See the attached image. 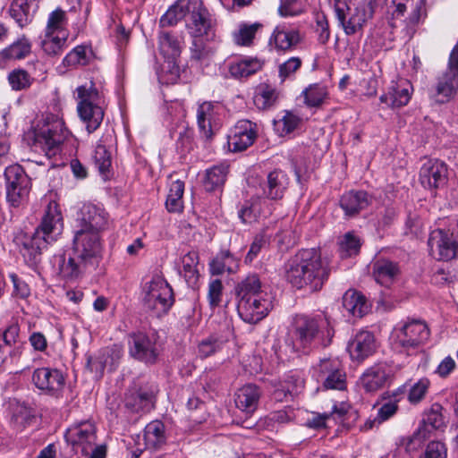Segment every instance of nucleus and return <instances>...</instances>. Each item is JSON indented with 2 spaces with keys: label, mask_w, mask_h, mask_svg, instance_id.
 <instances>
[{
  "label": "nucleus",
  "mask_w": 458,
  "mask_h": 458,
  "mask_svg": "<svg viewBox=\"0 0 458 458\" xmlns=\"http://www.w3.org/2000/svg\"><path fill=\"white\" fill-rule=\"evenodd\" d=\"M330 273L329 262L315 248L299 250L285 265L286 280L293 287L310 293L320 291Z\"/></svg>",
  "instance_id": "f257e3e1"
},
{
  "label": "nucleus",
  "mask_w": 458,
  "mask_h": 458,
  "mask_svg": "<svg viewBox=\"0 0 458 458\" xmlns=\"http://www.w3.org/2000/svg\"><path fill=\"white\" fill-rule=\"evenodd\" d=\"M334 329L328 318L317 315H297L292 330L293 348L296 352L310 353L313 349L331 344Z\"/></svg>",
  "instance_id": "f03ea898"
},
{
  "label": "nucleus",
  "mask_w": 458,
  "mask_h": 458,
  "mask_svg": "<svg viewBox=\"0 0 458 458\" xmlns=\"http://www.w3.org/2000/svg\"><path fill=\"white\" fill-rule=\"evenodd\" d=\"M66 441L76 452L86 458H106V445H97V428L90 421H82L71 427L65 434Z\"/></svg>",
  "instance_id": "7ed1b4c3"
},
{
  "label": "nucleus",
  "mask_w": 458,
  "mask_h": 458,
  "mask_svg": "<svg viewBox=\"0 0 458 458\" xmlns=\"http://www.w3.org/2000/svg\"><path fill=\"white\" fill-rule=\"evenodd\" d=\"M66 138V130L63 119L55 114H48L44 118L43 125L35 131L33 146L39 148L46 156H55Z\"/></svg>",
  "instance_id": "20e7f679"
},
{
  "label": "nucleus",
  "mask_w": 458,
  "mask_h": 458,
  "mask_svg": "<svg viewBox=\"0 0 458 458\" xmlns=\"http://www.w3.org/2000/svg\"><path fill=\"white\" fill-rule=\"evenodd\" d=\"M143 304L153 316L165 315L174 302L173 290L160 276H155L144 287Z\"/></svg>",
  "instance_id": "39448f33"
},
{
  "label": "nucleus",
  "mask_w": 458,
  "mask_h": 458,
  "mask_svg": "<svg viewBox=\"0 0 458 458\" xmlns=\"http://www.w3.org/2000/svg\"><path fill=\"white\" fill-rule=\"evenodd\" d=\"M428 337V326L423 321L412 319L394 329L391 344L394 351L409 353L411 350L423 344Z\"/></svg>",
  "instance_id": "423d86ee"
},
{
  "label": "nucleus",
  "mask_w": 458,
  "mask_h": 458,
  "mask_svg": "<svg viewBox=\"0 0 458 458\" xmlns=\"http://www.w3.org/2000/svg\"><path fill=\"white\" fill-rule=\"evenodd\" d=\"M72 252L82 262L96 267L101 259L103 249L101 233L72 229Z\"/></svg>",
  "instance_id": "0eeeda50"
},
{
  "label": "nucleus",
  "mask_w": 458,
  "mask_h": 458,
  "mask_svg": "<svg viewBox=\"0 0 458 458\" xmlns=\"http://www.w3.org/2000/svg\"><path fill=\"white\" fill-rule=\"evenodd\" d=\"M6 200L10 206L19 208L25 205L31 190V179L20 165H9L4 170Z\"/></svg>",
  "instance_id": "6e6552de"
},
{
  "label": "nucleus",
  "mask_w": 458,
  "mask_h": 458,
  "mask_svg": "<svg viewBox=\"0 0 458 458\" xmlns=\"http://www.w3.org/2000/svg\"><path fill=\"white\" fill-rule=\"evenodd\" d=\"M80 102L77 110L81 119L86 123L89 133L96 131L101 124L104 117L102 108L94 104L98 98V91L90 82V86H80L76 89Z\"/></svg>",
  "instance_id": "1a4fd4ad"
},
{
  "label": "nucleus",
  "mask_w": 458,
  "mask_h": 458,
  "mask_svg": "<svg viewBox=\"0 0 458 458\" xmlns=\"http://www.w3.org/2000/svg\"><path fill=\"white\" fill-rule=\"evenodd\" d=\"M458 231L433 230L429 233L428 246L429 254L437 260L448 261L458 256Z\"/></svg>",
  "instance_id": "9d476101"
},
{
  "label": "nucleus",
  "mask_w": 458,
  "mask_h": 458,
  "mask_svg": "<svg viewBox=\"0 0 458 458\" xmlns=\"http://www.w3.org/2000/svg\"><path fill=\"white\" fill-rule=\"evenodd\" d=\"M250 184L256 189V194L259 197L277 200L284 197L288 188L289 178L284 171L275 169L264 179L253 178Z\"/></svg>",
  "instance_id": "9b49d317"
},
{
  "label": "nucleus",
  "mask_w": 458,
  "mask_h": 458,
  "mask_svg": "<svg viewBox=\"0 0 458 458\" xmlns=\"http://www.w3.org/2000/svg\"><path fill=\"white\" fill-rule=\"evenodd\" d=\"M186 28L191 38H214L211 14L204 6L202 1L192 0L186 20Z\"/></svg>",
  "instance_id": "f8f14e48"
},
{
  "label": "nucleus",
  "mask_w": 458,
  "mask_h": 458,
  "mask_svg": "<svg viewBox=\"0 0 458 458\" xmlns=\"http://www.w3.org/2000/svg\"><path fill=\"white\" fill-rule=\"evenodd\" d=\"M108 214L93 203H84L76 213L73 229L102 233L107 228Z\"/></svg>",
  "instance_id": "ddd939ff"
},
{
  "label": "nucleus",
  "mask_w": 458,
  "mask_h": 458,
  "mask_svg": "<svg viewBox=\"0 0 458 458\" xmlns=\"http://www.w3.org/2000/svg\"><path fill=\"white\" fill-rule=\"evenodd\" d=\"M130 355L145 363L154 364L159 355L157 339L154 335L144 332H134L128 336Z\"/></svg>",
  "instance_id": "4468645a"
},
{
  "label": "nucleus",
  "mask_w": 458,
  "mask_h": 458,
  "mask_svg": "<svg viewBox=\"0 0 458 458\" xmlns=\"http://www.w3.org/2000/svg\"><path fill=\"white\" fill-rule=\"evenodd\" d=\"M157 391L152 384L134 383L125 394V407L131 412H148L154 408Z\"/></svg>",
  "instance_id": "2eb2a0df"
},
{
  "label": "nucleus",
  "mask_w": 458,
  "mask_h": 458,
  "mask_svg": "<svg viewBox=\"0 0 458 458\" xmlns=\"http://www.w3.org/2000/svg\"><path fill=\"white\" fill-rule=\"evenodd\" d=\"M419 180L428 190L444 187L448 182L447 165L439 159H428L420 167Z\"/></svg>",
  "instance_id": "dca6fc26"
},
{
  "label": "nucleus",
  "mask_w": 458,
  "mask_h": 458,
  "mask_svg": "<svg viewBox=\"0 0 458 458\" xmlns=\"http://www.w3.org/2000/svg\"><path fill=\"white\" fill-rule=\"evenodd\" d=\"M272 302L267 295L238 300L237 311L240 318L250 324L262 320L272 310Z\"/></svg>",
  "instance_id": "f3484780"
},
{
  "label": "nucleus",
  "mask_w": 458,
  "mask_h": 458,
  "mask_svg": "<svg viewBox=\"0 0 458 458\" xmlns=\"http://www.w3.org/2000/svg\"><path fill=\"white\" fill-rule=\"evenodd\" d=\"M257 124L250 120H241L228 135V147L231 151L241 152L251 146L257 138Z\"/></svg>",
  "instance_id": "a211bd4d"
},
{
  "label": "nucleus",
  "mask_w": 458,
  "mask_h": 458,
  "mask_svg": "<svg viewBox=\"0 0 458 458\" xmlns=\"http://www.w3.org/2000/svg\"><path fill=\"white\" fill-rule=\"evenodd\" d=\"M32 382L39 390L54 395L63 389L65 381L60 370L39 368L34 370Z\"/></svg>",
  "instance_id": "6ab92c4d"
},
{
  "label": "nucleus",
  "mask_w": 458,
  "mask_h": 458,
  "mask_svg": "<svg viewBox=\"0 0 458 458\" xmlns=\"http://www.w3.org/2000/svg\"><path fill=\"white\" fill-rule=\"evenodd\" d=\"M318 380H322L327 389L344 390L346 386L345 373L337 360H323L318 367Z\"/></svg>",
  "instance_id": "aec40b11"
},
{
  "label": "nucleus",
  "mask_w": 458,
  "mask_h": 458,
  "mask_svg": "<svg viewBox=\"0 0 458 458\" xmlns=\"http://www.w3.org/2000/svg\"><path fill=\"white\" fill-rule=\"evenodd\" d=\"M458 88V76L454 72L447 70L440 75L436 85L429 89V97L438 104L449 102L456 94Z\"/></svg>",
  "instance_id": "412c9836"
},
{
  "label": "nucleus",
  "mask_w": 458,
  "mask_h": 458,
  "mask_svg": "<svg viewBox=\"0 0 458 458\" xmlns=\"http://www.w3.org/2000/svg\"><path fill=\"white\" fill-rule=\"evenodd\" d=\"M63 216L55 201H50L42 217L40 225L36 229L41 231L42 234L51 242L55 241L63 230Z\"/></svg>",
  "instance_id": "4be33fe9"
},
{
  "label": "nucleus",
  "mask_w": 458,
  "mask_h": 458,
  "mask_svg": "<svg viewBox=\"0 0 458 458\" xmlns=\"http://www.w3.org/2000/svg\"><path fill=\"white\" fill-rule=\"evenodd\" d=\"M336 16L347 35H353L361 30L369 20L364 9L361 6L353 8L346 6L345 9L337 7Z\"/></svg>",
  "instance_id": "5701e85b"
},
{
  "label": "nucleus",
  "mask_w": 458,
  "mask_h": 458,
  "mask_svg": "<svg viewBox=\"0 0 458 458\" xmlns=\"http://www.w3.org/2000/svg\"><path fill=\"white\" fill-rule=\"evenodd\" d=\"M377 349L376 340L372 333L360 331L348 344V352L352 360L363 361L371 356Z\"/></svg>",
  "instance_id": "b1692460"
},
{
  "label": "nucleus",
  "mask_w": 458,
  "mask_h": 458,
  "mask_svg": "<svg viewBox=\"0 0 458 458\" xmlns=\"http://www.w3.org/2000/svg\"><path fill=\"white\" fill-rule=\"evenodd\" d=\"M372 203V197L364 191H349L339 200V205L346 217L359 215Z\"/></svg>",
  "instance_id": "393cba45"
},
{
  "label": "nucleus",
  "mask_w": 458,
  "mask_h": 458,
  "mask_svg": "<svg viewBox=\"0 0 458 458\" xmlns=\"http://www.w3.org/2000/svg\"><path fill=\"white\" fill-rule=\"evenodd\" d=\"M301 40L299 30L278 25L270 37L269 45L277 51L286 52L293 50Z\"/></svg>",
  "instance_id": "a878e982"
},
{
  "label": "nucleus",
  "mask_w": 458,
  "mask_h": 458,
  "mask_svg": "<svg viewBox=\"0 0 458 458\" xmlns=\"http://www.w3.org/2000/svg\"><path fill=\"white\" fill-rule=\"evenodd\" d=\"M182 39L174 33L162 31L158 37L159 50L168 61V66L178 71L175 65L176 59L182 53Z\"/></svg>",
  "instance_id": "bb28decb"
},
{
  "label": "nucleus",
  "mask_w": 458,
  "mask_h": 458,
  "mask_svg": "<svg viewBox=\"0 0 458 458\" xmlns=\"http://www.w3.org/2000/svg\"><path fill=\"white\" fill-rule=\"evenodd\" d=\"M411 85L407 81L392 83L387 92L380 97V101L392 108L403 106L411 98Z\"/></svg>",
  "instance_id": "cd10ccee"
},
{
  "label": "nucleus",
  "mask_w": 458,
  "mask_h": 458,
  "mask_svg": "<svg viewBox=\"0 0 458 458\" xmlns=\"http://www.w3.org/2000/svg\"><path fill=\"white\" fill-rule=\"evenodd\" d=\"M261 391L254 384H247L235 393V404L238 409L246 414H252L258 408Z\"/></svg>",
  "instance_id": "c85d7f7f"
},
{
  "label": "nucleus",
  "mask_w": 458,
  "mask_h": 458,
  "mask_svg": "<svg viewBox=\"0 0 458 458\" xmlns=\"http://www.w3.org/2000/svg\"><path fill=\"white\" fill-rule=\"evenodd\" d=\"M273 398L276 402L287 401L289 397L297 394L304 386V380L296 373L287 375L283 381L272 383Z\"/></svg>",
  "instance_id": "c756f323"
},
{
  "label": "nucleus",
  "mask_w": 458,
  "mask_h": 458,
  "mask_svg": "<svg viewBox=\"0 0 458 458\" xmlns=\"http://www.w3.org/2000/svg\"><path fill=\"white\" fill-rule=\"evenodd\" d=\"M51 241L42 234L41 231H37L31 235H25L21 242V252L29 261L36 263L42 250L47 248Z\"/></svg>",
  "instance_id": "7c9ffc66"
},
{
  "label": "nucleus",
  "mask_w": 458,
  "mask_h": 458,
  "mask_svg": "<svg viewBox=\"0 0 458 458\" xmlns=\"http://www.w3.org/2000/svg\"><path fill=\"white\" fill-rule=\"evenodd\" d=\"M389 374L386 365L377 364L369 368L360 377V384L367 392H376L382 388Z\"/></svg>",
  "instance_id": "2f4dec72"
},
{
  "label": "nucleus",
  "mask_w": 458,
  "mask_h": 458,
  "mask_svg": "<svg viewBox=\"0 0 458 458\" xmlns=\"http://www.w3.org/2000/svg\"><path fill=\"white\" fill-rule=\"evenodd\" d=\"M214 38L198 37L192 38L190 47L191 59L198 64H208L216 52V47L213 43Z\"/></svg>",
  "instance_id": "473e14b6"
},
{
  "label": "nucleus",
  "mask_w": 458,
  "mask_h": 458,
  "mask_svg": "<svg viewBox=\"0 0 458 458\" xmlns=\"http://www.w3.org/2000/svg\"><path fill=\"white\" fill-rule=\"evenodd\" d=\"M38 8L37 0H13L10 14L21 27H23L31 21Z\"/></svg>",
  "instance_id": "72a5a7b5"
},
{
  "label": "nucleus",
  "mask_w": 458,
  "mask_h": 458,
  "mask_svg": "<svg viewBox=\"0 0 458 458\" xmlns=\"http://www.w3.org/2000/svg\"><path fill=\"white\" fill-rule=\"evenodd\" d=\"M92 267L87 262H82L76 257V254H70L67 258L65 255L59 259V273L68 280H73L81 276L87 268Z\"/></svg>",
  "instance_id": "f704fd0d"
},
{
  "label": "nucleus",
  "mask_w": 458,
  "mask_h": 458,
  "mask_svg": "<svg viewBox=\"0 0 458 458\" xmlns=\"http://www.w3.org/2000/svg\"><path fill=\"white\" fill-rule=\"evenodd\" d=\"M31 52V43L24 36L0 51V66L10 61L26 58Z\"/></svg>",
  "instance_id": "c9c22d12"
},
{
  "label": "nucleus",
  "mask_w": 458,
  "mask_h": 458,
  "mask_svg": "<svg viewBox=\"0 0 458 458\" xmlns=\"http://www.w3.org/2000/svg\"><path fill=\"white\" fill-rule=\"evenodd\" d=\"M343 306L353 317L361 318L369 310V304L363 294L348 290L343 296Z\"/></svg>",
  "instance_id": "e433bc0d"
},
{
  "label": "nucleus",
  "mask_w": 458,
  "mask_h": 458,
  "mask_svg": "<svg viewBox=\"0 0 458 458\" xmlns=\"http://www.w3.org/2000/svg\"><path fill=\"white\" fill-rule=\"evenodd\" d=\"M165 427L160 420H153L144 429V441L148 448L160 449L166 443Z\"/></svg>",
  "instance_id": "4c0bfd02"
},
{
  "label": "nucleus",
  "mask_w": 458,
  "mask_h": 458,
  "mask_svg": "<svg viewBox=\"0 0 458 458\" xmlns=\"http://www.w3.org/2000/svg\"><path fill=\"white\" fill-rule=\"evenodd\" d=\"M398 274V265L393 261L378 259L373 264V276L381 285L389 286Z\"/></svg>",
  "instance_id": "58836bf2"
},
{
  "label": "nucleus",
  "mask_w": 458,
  "mask_h": 458,
  "mask_svg": "<svg viewBox=\"0 0 458 458\" xmlns=\"http://www.w3.org/2000/svg\"><path fill=\"white\" fill-rule=\"evenodd\" d=\"M235 291L238 300L267 295V293L261 289L260 280L256 274L249 275L240 282Z\"/></svg>",
  "instance_id": "ea45409f"
},
{
  "label": "nucleus",
  "mask_w": 458,
  "mask_h": 458,
  "mask_svg": "<svg viewBox=\"0 0 458 458\" xmlns=\"http://www.w3.org/2000/svg\"><path fill=\"white\" fill-rule=\"evenodd\" d=\"M191 4L192 0H178L161 17L159 21L160 26H174L182 19L187 18Z\"/></svg>",
  "instance_id": "a19ab883"
},
{
  "label": "nucleus",
  "mask_w": 458,
  "mask_h": 458,
  "mask_svg": "<svg viewBox=\"0 0 458 458\" xmlns=\"http://www.w3.org/2000/svg\"><path fill=\"white\" fill-rule=\"evenodd\" d=\"M237 267V260L229 250L220 251L209 264L212 275H221L225 272L233 273Z\"/></svg>",
  "instance_id": "79ce46f5"
},
{
  "label": "nucleus",
  "mask_w": 458,
  "mask_h": 458,
  "mask_svg": "<svg viewBox=\"0 0 458 458\" xmlns=\"http://www.w3.org/2000/svg\"><path fill=\"white\" fill-rule=\"evenodd\" d=\"M262 67V63L259 59H242L232 63L229 67L230 74L236 79L247 78Z\"/></svg>",
  "instance_id": "37998d69"
},
{
  "label": "nucleus",
  "mask_w": 458,
  "mask_h": 458,
  "mask_svg": "<svg viewBox=\"0 0 458 458\" xmlns=\"http://www.w3.org/2000/svg\"><path fill=\"white\" fill-rule=\"evenodd\" d=\"M228 169V165L221 164L214 165L210 169L207 170L206 179L204 182L206 191H213L222 187L225 182Z\"/></svg>",
  "instance_id": "c03bdc74"
},
{
  "label": "nucleus",
  "mask_w": 458,
  "mask_h": 458,
  "mask_svg": "<svg viewBox=\"0 0 458 458\" xmlns=\"http://www.w3.org/2000/svg\"><path fill=\"white\" fill-rule=\"evenodd\" d=\"M213 108L214 106L211 102H204L199 106L197 111V122L199 133L206 140L211 139L213 135L210 123L213 115Z\"/></svg>",
  "instance_id": "a18cd8bd"
},
{
  "label": "nucleus",
  "mask_w": 458,
  "mask_h": 458,
  "mask_svg": "<svg viewBox=\"0 0 458 458\" xmlns=\"http://www.w3.org/2000/svg\"><path fill=\"white\" fill-rule=\"evenodd\" d=\"M199 264V254L197 251H189L182 258V273L189 284H195L199 278L197 266Z\"/></svg>",
  "instance_id": "49530a36"
},
{
  "label": "nucleus",
  "mask_w": 458,
  "mask_h": 458,
  "mask_svg": "<svg viewBox=\"0 0 458 458\" xmlns=\"http://www.w3.org/2000/svg\"><path fill=\"white\" fill-rule=\"evenodd\" d=\"M68 18L65 11L56 8L49 13L45 32L64 35L67 33Z\"/></svg>",
  "instance_id": "de8ad7c7"
},
{
  "label": "nucleus",
  "mask_w": 458,
  "mask_h": 458,
  "mask_svg": "<svg viewBox=\"0 0 458 458\" xmlns=\"http://www.w3.org/2000/svg\"><path fill=\"white\" fill-rule=\"evenodd\" d=\"M68 33L64 35L51 34L45 32L44 38L41 42L43 51L48 55H60L65 46Z\"/></svg>",
  "instance_id": "09e8293b"
},
{
  "label": "nucleus",
  "mask_w": 458,
  "mask_h": 458,
  "mask_svg": "<svg viewBox=\"0 0 458 458\" xmlns=\"http://www.w3.org/2000/svg\"><path fill=\"white\" fill-rule=\"evenodd\" d=\"M184 192V182L176 180L170 185L169 193L165 201L169 212H180L182 210V196Z\"/></svg>",
  "instance_id": "8fccbe9b"
},
{
  "label": "nucleus",
  "mask_w": 458,
  "mask_h": 458,
  "mask_svg": "<svg viewBox=\"0 0 458 458\" xmlns=\"http://www.w3.org/2000/svg\"><path fill=\"white\" fill-rule=\"evenodd\" d=\"M92 52L85 46H78L64 58L63 64L67 67L84 66L89 63Z\"/></svg>",
  "instance_id": "3c124183"
},
{
  "label": "nucleus",
  "mask_w": 458,
  "mask_h": 458,
  "mask_svg": "<svg viewBox=\"0 0 458 458\" xmlns=\"http://www.w3.org/2000/svg\"><path fill=\"white\" fill-rule=\"evenodd\" d=\"M302 95L306 106L310 107H318L327 98L328 93L326 87L319 84H313L306 88L302 91Z\"/></svg>",
  "instance_id": "603ef678"
},
{
  "label": "nucleus",
  "mask_w": 458,
  "mask_h": 458,
  "mask_svg": "<svg viewBox=\"0 0 458 458\" xmlns=\"http://www.w3.org/2000/svg\"><path fill=\"white\" fill-rule=\"evenodd\" d=\"M261 26L259 22L241 25L239 30L233 34L234 42L240 46H250L258 30Z\"/></svg>",
  "instance_id": "864d4df0"
},
{
  "label": "nucleus",
  "mask_w": 458,
  "mask_h": 458,
  "mask_svg": "<svg viewBox=\"0 0 458 458\" xmlns=\"http://www.w3.org/2000/svg\"><path fill=\"white\" fill-rule=\"evenodd\" d=\"M301 118L292 112L286 111L284 116L275 121L276 130L281 136L293 132L300 124Z\"/></svg>",
  "instance_id": "5fc2aeb1"
},
{
  "label": "nucleus",
  "mask_w": 458,
  "mask_h": 458,
  "mask_svg": "<svg viewBox=\"0 0 458 458\" xmlns=\"http://www.w3.org/2000/svg\"><path fill=\"white\" fill-rule=\"evenodd\" d=\"M8 81L13 89L22 90L30 86L32 78L27 71L16 69L9 73Z\"/></svg>",
  "instance_id": "6e6d98bb"
},
{
  "label": "nucleus",
  "mask_w": 458,
  "mask_h": 458,
  "mask_svg": "<svg viewBox=\"0 0 458 458\" xmlns=\"http://www.w3.org/2000/svg\"><path fill=\"white\" fill-rule=\"evenodd\" d=\"M225 341L216 335H210L203 339L199 344V354L201 358H207L223 347Z\"/></svg>",
  "instance_id": "4d7b16f0"
},
{
  "label": "nucleus",
  "mask_w": 458,
  "mask_h": 458,
  "mask_svg": "<svg viewBox=\"0 0 458 458\" xmlns=\"http://www.w3.org/2000/svg\"><path fill=\"white\" fill-rule=\"evenodd\" d=\"M429 385L430 382L428 378H420L410 388L408 394V401L411 404H418L420 403L424 399L428 390Z\"/></svg>",
  "instance_id": "13d9d810"
},
{
  "label": "nucleus",
  "mask_w": 458,
  "mask_h": 458,
  "mask_svg": "<svg viewBox=\"0 0 458 458\" xmlns=\"http://www.w3.org/2000/svg\"><path fill=\"white\" fill-rule=\"evenodd\" d=\"M93 158L95 165L100 172V174H105L106 172L109 171V168L111 166V157L105 146H97Z\"/></svg>",
  "instance_id": "bf43d9fd"
},
{
  "label": "nucleus",
  "mask_w": 458,
  "mask_h": 458,
  "mask_svg": "<svg viewBox=\"0 0 458 458\" xmlns=\"http://www.w3.org/2000/svg\"><path fill=\"white\" fill-rule=\"evenodd\" d=\"M419 458H447V448L441 441H430Z\"/></svg>",
  "instance_id": "052dcab7"
},
{
  "label": "nucleus",
  "mask_w": 458,
  "mask_h": 458,
  "mask_svg": "<svg viewBox=\"0 0 458 458\" xmlns=\"http://www.w3.org/2000/svg\"><path fill=\"white\" fill-rule=\"evenodd\" d=\"M442 406L434 403L430 410L425 413L423 422L426 426H430L433 429H438L444 426V417L442 415Z\"/></svg>",
  "instance_id": "680f3d73"
},
{
  "label": "nucleus",
  "mask_w": 458,
  "mask_h": 458,
  "mask_svg": "<svg viewBox=\"0 0 458 458\" xmlns=\"http://www.w3.org/2000/svg\"><path fill=\"white\" fill-rule=\"evenodd\" d=\"M301 59L293 56L281 64L278 67V73L281 81H284L287 78L293 76L301 66Z\"/></svg>",
  "instance_id": "e2e57ef3"
},
{
  "label": "nucleus",
  "mask_w": 458,
  "mask_h": 458,
  "mask_svg": "<svg viewBox=\"0 0 458 458\" xmlns=\"http://www.w3.org/2000/svg\"><path fill=\"white\" fill-rule=\"evenodd\" d=\"M329 416L340 420L344 424H349L348 420H355L357 418V413L354 410L352 409L350 404L346 403H341L337 405H334L333 411Z\"/></svg>",
  "instance_id": "0e129e2a"
},
{
  "label": "nucleus",
  "mask_w": 458,
  "mask_h": 458,
  "mask_svg": "<svg viewBox=\"0 0 458 458\" xmlns=\"http://www.w3.org/2000/svg\"><path fill=\"white\" fill-rule=\"evenodd\" d=\"M360 248V239L352 233H347L340 242V249L345 256L356 255Z\"/></svg>",
  "instance_id": "69168bd1"
},
{
  "label": "nucleus",
  "mask_w": 458,
  "mask_h": 458,
  "mask_svg": "<svg viewBox=\"0 0 458 458\" xmlns=\"http://www.w3.org/2000/svg\"><path fill=\"white\" fill-rule=\"evenodd\" d=\"M276 90L267 86L255 96V103L261 108L270 107L276 102Z\"/></svg>",
  "instance_id": "338daca9"
},
{
  "label": "nucleus",
  "mask_w": 458,
  "mask_h": 458,
  "mask_svg": "<svg viewBox=\"0 0 458 458\" xmlns=\"http://www.w3.org/2000/svg\"><path fill=\"white\" fill-rule=\"evenodd\" d=\"M223 293L221 280L215 279L209 283L208 299L211 307H217L220 304Z\"/></svg>",
  "instance_id": "774afa93"
}]
</instances>
